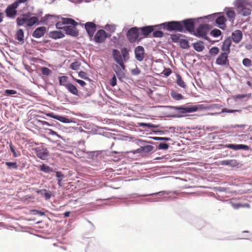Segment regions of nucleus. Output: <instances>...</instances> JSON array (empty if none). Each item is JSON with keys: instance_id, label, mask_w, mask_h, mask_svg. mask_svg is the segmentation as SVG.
Returning <instances> with one entry per match:
<instances>
[{"instance_id": "1", "label": "nucleus", "mask_w": 252, "mask_h": 252, "mask_svg": "<svg viewBox=\"0 0 252 252\" xmlns=\"http://www.w3.org/2000/svg\"><path fill=\"white\" fill-rule=\"evenodd\" d=\"M169 107L177 112V113H173L171 116V117L174 118H181L185 114L193 113L198 110L206 109V107L203 104L193 105L190 103L180 106H169Z\"/></svg>"}, {"instance_id": "2", "label": "nucleus", "mask_w": 252, "mask_h": 252, "mask_svg": "<svg viewBox=\"0 0 252 252\" xmlns=\"http://www.w3.org/2000/svg\"><path fill=\"white\" fill-rule=\"evenodd\" d=\"M171 192L169 191H160L154 193H149V194H139V193H132L129 194L127 195V197H130L131 198H139V200H131L129 201L134 203L141 204L143 203V201H147L143 199L146 198H154V197L160 194H168Z\"/></svg>"}, {"instance_id": "3", "label": "nucleus", "mask_w": 252, "mask_h": 252, "mask_svg": "<svg viewBox=\"0 0 252 252\" xmlns=\"http://www.w3.org/2000/svg\"><path fill=\"white\" fill-rule=\"evenodd\" d=\"M202 17L198 18H190L185 19L180 21L181 25V32L186 33L189 32L191 34L194 32V29L197 24L200 21V19Z\"/></svg>"}, {"instance_id": "4", "label": "nucleus", "mask_w": 252, "mask_h": 252, "mask_svg": "<svg viewBox=\"0 0 252 252\" xmlns=\"http://www.w3.org/2000/svg\"><path fill=\"white\" fill-rule=\"evenodd\" d=\"M130 50L126 47H122L119 51L117 49L112 50V57L113 60H120L124 62H127L130 59Z\"/></svg>"}, {"instance_id": "5", "label": "nucleus", "mask_w": 252, "mask_h": 252, "mask_svg": "<svg viewBox=\"0 0 252 252\" xmlns=\"http://www.w3.org/2000/svg\"><path fill=\"white\" fill-rule=\"evenodd\" d=\"M156 26L160 27L163 30L169 32H181V25L180 21H170L165 22Z\"/></svg>"}, {"instance_id": "6", "label": "nucleus", "mask_w": 252, "mask_h": 252, "mask_svg": "<svg viewBox=\"0 0 252 252\" xmlns=\"http://www.w3.org/2000/svg\"><path fill=\"white\" fill-rule=\"evenodd\" d=\"M22 3L19 0L9 4L5 10V13L7 18L13 19L17 15V9Z\"/></svg>"}, {"instance_id": "7", "label": "nucleus", "mask_w": 252, "mask_h": 252, "mask_svg": "<svg viewBox=\"0 0 252 252\" xmlns=\"http://www.w3.org/2000/svg\"><path fill=\"white\" fill-rule=\"evenodd\" d=\"M171 192L168 194H160V196L158 197H155L154 198H146L143 199L149 202H159L161 201H168L169 200H174L177 198L176 195L177 194L176 191H170Z\"/></svg>"}, {"instance_id": "8", "label": "nucleus", "mask_w": 252, "mask_h": 252, "mask_svg": "<svg viewBox=\"0 0 252 252\" xmlns=\"http://www.w3.org/2000/svg\"><path fill=\"white\" fill-rule=\"evenodd\" d=\"M80 25L84 27L90 40L92 41L94 33L99 26L96 25L94 22H87L85 24H81Z\"/></svg>"}, {"instance_id": "9", "label": "nucleus", "mask_w": 252, "mask_h": 252, "mask_svg": "<svg viewBox=\"0 0 252 252\" xmlns=\"http://www.w3.org/2000/svg\"><path fill=\"white\" fill-rule=\"evenodd\" d=\"M229 55L225 53H220L217 57L215 63L217 65L224 66L225 67H229L233 69L230 65V62L228 59Z\"/></svg>"}, {"instance_id": "10", "label": "nucleus", "mask_w": 252, "mask_h": 252, "mask_svg": "<svg viewBox=\"0 0 252 252\" xmlns=\"http://www.w3.org/2000/svg\"><path fill=\"white\" fill-rule=\"evenodd\" d=\"M44 114L47 117L53 118L63 123L69 124L75 123L72 119H69L67 116L58 115L53 112H46L44 113Z\"/></svg>"}, {"instance_id": "11", "label": "nucleus", "mask_w": 252, "mask_h": 252, "mask_svg": "<svg viewBox=\"0 0 252 252\" xmlns=\"http://www.w3.org/2000/svg\"><path fill=\"white\" fill-rule=\"evenodd\" d=\"M27 14L26 18V29L32 28L34 25H39L38 18L36 16H34L35 13L28 12L25 13Z\"/></svg>"}, {"instance_id": "12", "label": "nucleus", "mask_w": 252, "mask_h": 252, "mask_svg": "<svg viewBox=\"0 0 252 252\" xmlns=\"http://www.w3.org/2000/svg\"><path fill=\"white\" fill-rule=\"evenodd\" d=\"M126 37L129 42H135L139 36L138 29L134 27L130 28L126 32Z\"/></svg>"}, {"instance_id": "13", "label": "nucleus", "mask_w": 252, "mask_h": 252, "mask_svg": "<svg viewBox=\"0 0 252 252\" xmlns=\"http://www.w3.org/2000/svg\"><path fill=\"white\" fill-rule=\"evenodd\" d=\"M212 28V26L209 24H200L196 29V33L194 34L198 37H201L203 35L207 34Z\"/></svg>"}, {"instance_id": "14", "label": "nucleus", "mask_w": 252, "mask_h": 252, "mask_svg": "<svg viewBox=\"0 0 252 252\" xmlns=\"http://www.w3.org/2000/svg\"><path fill=\"white\" fill-rule=\"evenodd\" d=\"M226 21V18L223 13L216 14L215 23L218 28L222 30H225L226 28L225 24Z\"/></svg>"}, {"instance_id": "15", "label": "nucleus", "mask_w": 252, "mask_h": 252, "mask_svg": "<svg viewBox=\"0 0 252 252\" xmlns=\"http://www.w3.org/2000/svg\"><path fill=\"white\" fill-rule=\"evenodd\" d=\"M223 147L234 151H249L251 150V147L249 146L243 144L228 143L223 145Z\"/></svg>"}, {"instance_id": "16", "label": "nucleus", "mask_w": 252, "mask_h": 252, "mask_svg": "<svg viewBox=\"0 0 252 252\" xmlns=\"http://www.w3.org/2000/svg\"><path fill=\"white\" fill-rule=\"evenodd\" d=\"M220 165L222 166H226L231 168H239L241 166V163L234 159H225L220 161Z\"/></svg>"}, {"instance_id": "17", "label": "nucleus", "mask_w": 252, "mask_h": 252, "mask_svg": "<svg viewBox=\"0 0 252 252\" xmlns=\"http://www.w3.org/2000/svg\"><path fill=\"white\" fill-rule=\"evenodd\" d=\"M105 31L104 30L100 29L96 31L94 34L93 40L96 43H102L106 39V36L105 35Z\"/></svg>"}, {"instance_id": "18", "label": "nucleus", "mask_w": 252, "mask_h": 252, "mask_svg": "<svg viewBox=\"0 0 252 252\" xmlns=\"http://www.w3.org/2000/svg\"><path fill=\"white\" fill-rule=\"evenodd\" d=\"M135 143L139 147H141V150L143 154H148L154 149V147L149 144H145L144 140L142 139H137L135 141Z\"/></svg>"}, {"instance_id": "19", "label": "nucleus", "mask_w": 252, "mask_h": 252, "mask_svg": "<svg viewBox=\"0 0 252 252\" xmlns=\"http://www.w3.org/2000/svg\"><path fill=\"white\" fill-rule=\"evenodd\" d=\"M36 157L42 160L46 159L49 156V152L47 148L38 147L35 149Z\"/></svg>"}, {"instance_id": "20", "label": "nucleus", "mask_w": 252, "mask_h": 252, "mask_svg": "<svg viewBox=\"0 0 252 252\" xmlns=\"http://www.w3.org/2000/svg\"><path fill=\"white\" fill-rule=\"evenodd\" d=\"M63 30L65 33L72 37H77L79 35V31L76 28L71 26H64L63 27Z\"/></svg>"}, {"instance_id": "21", "label": "nucleus", "mask_w": 252, "mask_h": 252, "mask_svg": "<svg viewBox=\"0 0 252 252\" xmlns=\"http://www.w3.org/2000/svg\"><path fill=\"white\" fill-rule=\"evenodd\" d=\"M47 29L46 27H38L33 31L32 33V36L35 38H40L43 36L47 32Z\"/></svg>"}, {"instance_id": "22", "label": "nucleus", "mask_w": 252, "mask_h": 252, "mask_svg": "<svg viewBox=\"0 0 252 252\" xmlns=\"http://www.w3.org/2000/svg\"><path fill=\"white\" fill-rule=\"evenodd\" d=\"M135 59L139 62H142L144 59L145 49L142 46H138L134 49Z\"/></svg>"}, {"instance_id": "23", "label": "nucleus", "mask_w": 252, "mask_h": 252, "mask_svg": "<svg viewBox=\"0 0 252 252\" xmlns=\"http://www.w3.org/2000/svg\"><path fill=\"white\" fill-rule=\"evenodd\" d=\"M232 44L231 38L230 36L227 37L222 42L221 46V53H225L229 54L230 53V47Z\"/></svg>"}, {"instance_id": "24", "label": "nucleus", "mask_w": 252, "mask_h": 252, "mask_svg": "<svg viewBox=\"0 0 252 252\" xmlns=\"http://www.w3.org/2000/svg\"><path fill=\"white\" fill-rule=\"evenodd\" d=\"M158 27L156 25L145 26L140 28L141 35L144 37H148L151 33H152L154 28Z\"/></svg>"}, {"instance_id": "25", "label": "nucleus", "mask_w": 252, "mask_h": 252, "mask_svg": "<svg viewBox=\"0 0 252 252\" xmlns=\"http://www.w3.org/2000/svg\"><path fill=\"white\" fill-rule=\"evenodd\" d=\"M231 42L233 41L236 44L239 43L243 38L242 32L240 30H236L231 33Z\"/></svg>"}, {"instance_id": "26", "label": "nucleus", "mask_w": 252, "mask_h": 252, "mask_svg": "<svg viewBox=\"0 0 252 252\" xmlns=\"http://www.w3.org/2000/svg\"><path fill=\"white\" fill-rule=\"evenodd\" d=\"M115 66L113 64H112V68L115 72V75L118 77L120 81L123 82V79L126 77V73L120 69V68H118V67Z\"/></svg>"}, {"instance_id": "27", "label": "nucleus", "mask_w": 252, "mask_h": 252, "mask_svg": "<svg viewBox=\"0 0 252 252\" xmlns=\"http://www.w3.org/2000/svg\"><path fill=\"white\" fill-rule=\"evenodd\" d=\"M49 37L53 39L63 38L65 36L64 34L61 31H52L49 32Z\"/></svg>"}, {"instance_id": "28", "label": "nucleus", "mask_w": 252, "mask_h": 252, "mask_svg": "<svg viewBox=\"0 0 252 252\" xmlns=\"http://www.w3.org/2000/svg\"><path fill=\"white\" fill-rule=\"evenodd\" d=\"M15 38L18 41L20 44H23L24 43V32L22 29H18L15 33Z\"/></svg>"}, {"instance_id": "29", "label": "nucleus", "mask_w": 252, "mask_h": 252, "mask_svg": "<svg viewBox=\"0 0 252 252\" xmlns=\"http://www.w3.org/2000/svg\"><path fill=\"white\" fill-rule=\"evenodd\" d=\"M65 88L71 94L75 96H79V91L77 87L72 83L70 82L67 83L65 85Z\"/></svg>"}, {"instance_id": "30", "label": "nucleus", "mask_w": 252, "mask_h": 252, "mask_svg": "<svg viewBox=\"0 0 252 252\" xmlns=\"http://www.w3.org/2000/svg\"><path fill=\"white\" fill-rule=\"evenodd\" d=\"M193 49L197 52H201L205 49L204 43L202 40H197L192 43Z\"/></svg>"}, {"instance_id": "31", "label": "nucleus", "mask_w": 252, "mask_h": 252, "mask_svg": "<svg viewBox=\"0 0 252 252\" xmlns=\"http://www.w3.org/2000/svg\"><path fill=\"white\" fill-rule=\"evenodd\" d=\"M53 17H55L57 20H59L60 18L59 16L47 14L44 17H41L40 20H39V25L40 24L47 25L48 20Z\"/></svg>"}, {"instance_id": "32", "label": "nucleus", "mask_w": 252, "mask_h": 252, "mask_svg": "<svg viewBox=\"0 0 252 252\" xmlns=\"http://www.w3.org/2000/svg\"><path fill=\"white\" fill-rule=\"evenodd\" d=\"M39 170L40 171L43 172L45 173L50 174L54 172V169L45 163H42L37 166Z\"/></svg>"}, {"instance_id": "33", "label": "nucleus", "mask_w": 252, "mask_h": 252, "mask_svg": "<svg viewBox=\"0 0 252 252\" xmlns=\"http://www.w3.org/2000/svg\"><path fill=\"white\" fill-rule=\"evenodd\" d=\"M225 13L227 17L231 22H233L236 16L235 11L232 8H225Z\"/></svg>"}, {"instance_id": "34", "label": "nucleus", "mask_w": 252, "mask_h": 252, "mask_svg": "<svg viewBox=\"0 0 252 252\" xmlns=\"http://www.w3.org/2000/svg\"><path fill=\"white\" fill-rule=\"evenodd\" d=\"M27 14L22 13L20 16L18 17L16 19V23L18 27H22L24 25H26Z\"/></svg>"}, {"instance_id": "35", "label": "nucleus", "mask_w": 252, "mask_h": 252, "mask_svg": "<svg viewBox=\"0 0 252 252\" xmlns=\"http://www.w3.org/2000/svg\"><path fill=\"white\" fill-rule=\"evenodd\" d=\"M167 129L162 130H152V131L155 134L158 133L160 134H164L167 132L174 133L175 131V127L174 126L166 127Z\"/></svg>"}, {"instance_id": "36", "label": "nucleus", "mask_w": 252, "mask_h": 252, "mask_svg": "<svg viewBox=\"0 0 252 252\" xmlns=\"http://www.w3.org/2000/svg\"><path fill=\"white\" fill-rule=\"evenodd\" d=\"M116 63H113L115 65L116 67H118V68H120L122 71H124L125 73L126 72V65L125 63L126 62H124V61H120V60H114Z\"/></svg>"}, {"instance_id": "37", "label": "nucleus", "mask_w": 252, "mask_h": 252, "mask_svg": "<svg viewBox=\"0 0 252 252\" xmlns=\"http://www.w3.org/2000/svg\"><path fill=\"white\" fill-rule=\"evenodd\" d=\"M176 83L177 84L183 89H186L187 87V86L183 79H182V76L179 74L177 73L176 75Z\"/></svg>"}, {"instance_id": "38", "label": "nucleus", "mask_w": 252, "mask_h": 252, "mask_svg": "<svg viewBox=\"0 0 252 252\" xmlns=\"http://www.w3.org/2000/svg\"><path fill=\"white\" fill-rule=\"evenodd\" d=\"M170 94L171 96L175 100L179 101L184 99V96L181 94L176 92L175 90H171Z\"/></svg>"}, {"instance_id": "39", "label": "nucleus", "mask_w": 252, "mask_h": 252, "mask_svg": "<svg viewBox=\"0 0 252 252\" xmlns=\"http://www.w3.org/2000/svg\"><path fill=\"white\" fill-rule=\"evenodd\" d=\"M248 1L247 0H235L233 4L237 8H242L247 6Z\"/></svg>"}, {"instance_id": "40", "label": "nucleus", "mask_w": 252, "mask_h": 252, "mask_svg": "<svg viewBox=\"0 0 252 252\" xmlns=\"http://www.w3.org/2000/svg\"><path fill=\"white\" fill-rule=\"evenodd\" d=\"M179 45L183 49H189L190 47L188 39L182 38L180 40Z\"/></svg>"}, {"instance_id": "41", "label": "nucleus", "mask_w": 252, "mask_h": 252, "mask_svg": "<svg viewBox=\"0 0 252 252\" xmlns=\"http://www.w3.org/2000/svg\"><path fill=\"white\" fill-rule=\"evenodd\" d=\"M220 52V49L217 46H213L211 47L209 50V54L211 57H215Z\"/></svg>"}, {"instance_id": "42", "label": "nucleus", "mask_w": 252, "mask_h": 252, "mask_svg": "<svg viewBox=\"0 0 252 252\" xmlns=\"http://www.w3.org/2000/svg\"><path fill=\"white\" fill-rule=\"evenodd\" d=\"M240 111H241V110H239L230 109H228L227 108H223L221 109L220 112L211 113L210 114L211 115H217V114H220L221 113H234L236 112H240Z\"/></svg>"}, {"instance_id": "43", "label": "nucleus", "mask_w": 252, "mask_h": 252, "mask_svg": "<svg viewBox=\"0 0 252 252\" xmlns=\"http://www.w3.org/2000/svg\"><path fill=\"white\" fill-rule=\"evenodd\" d=\"M164 36V33L161 30L155 29L154 28L153 32H152V36L155 38H161Z\"/></svg>"}, {"instance_id": "44", "label": "nucleus", "mask_w": 252, "mask_h": 252, "mask_svg": "<svg viewBox=\"0 0 252 252\" xmlns=\"http://www.w3.org/2000/svg\"><path fill=\"white\" fill-rule=\"evenodd\" d=\"M18 94L17 91L12 89H6L4 91L3 95L4 96H13L14 94Z\"/></svg>"}, {"instance_id": "45", "label": "nucleus", "mask_w": 252, "mask_h": 252, "mask_svg": "<svg viewBox=\"0 0 252 252\" xmlns=\"http://www.w3.org/2000/svg\"><path fill=\"white\" fill-rule=\"evenodd\" d=\"M9 147L11 152L12 153L13 157L17 158L21 155L20 152L19 151L17 152L15 150V147L11 142L9 143Z\"/></svg>"}, {"instance_id": "46", "label": "nucleus", "mask_w": 252, "mask_h": 252, "mask_svg": "<svg viewBox=\"0 0 252 252\" xmlns=\"http://www.w3.org/2000/svg\"><path fill=\"white\" fill-rule=\"evenodd\" d=\"M5 164L10 170H17L18 168V166L16 162L6 161Z\"/></svg>"}, {"instance_id": "47", "label": "nucleus", "mask_w": 252, "mask_h": 252, "mask_svg": "<svg viewBox=\"0 0 252 252\" xmlns=\"http://www.w3.org/2000/svg\"><path fill=\"white\" fill-rule=\"evenodd\" d=\"M184 35L180 33H174L171 35V41L174 43H177L180 42V37L181 36H183Z\"/></svg>"}, {"instance_id": "48", "label": "nucleus", "mask_w": 252, "mask_h": 252, "mask_svg": "<svg viewBox=\"0 0 252 252\" xmlns=\"http://www.w3.org/2000/svg\"><path fill=\"white\" fill-rule=\"evenodd\" d=\"M158 144L157 146V148L158 150H167V149H168L170 146L169 144L166 142H160Z\"/></svg>"}, {"instance_id": "49", "label": "nucleus", "mask_w": 252, "mask_h": 252, "mask_svg": "<svg viewBox=\"0 0 252 252\" xmlns=\"http://www.w3.org/2000/svg\"><path fill=\"white\" fill-rule=\"evenodd\" d=\"M40 70L42 74L46 77H48L52 73V70L46 66H42Z\"/></svg>"}, {"instance_id": "50", "label": "nucleus", "mask_w": 252, "mask_h": 252, "mask_svg": "<svg viewBox=\"0 0 252 252\" xmlns=\"http://www.w3.org/2000/svg\"><path fill=\"white\" fill-rule=\"evenodd\" d=\"M67 79L68 77L66 76L63 75L62 76H59L58 77L59 85L60 86H63L65 87V85L67 83H66L67 81Z\"/></svg>"}, {"instance_id": "51", "label": "nucleus", "mask_w": 252, "mask_h": 252, "mask_svg": "<svg viewBox=\"0 0 252 252\" xmlns=\"http://www.w3.org/2000/svg\"><path fill=\"white\" fill-rule=\"evenodd\" d=\"M251 96V94H236L234 96V99H239V100H243L246 98V100L249 99L250 97Z\"/></svg>"}, {"instance_id": "52", "label": "nucleus", "mask_w": 252, "mask_h": 252, "mask_svg": "<svg viewBox=\"0 0 252 252\" xmlns=\"http://www.w3.org/2000/svg\"><path fill=\"white\" fill-rule=\"evenodd\" d=\"M221 33V31L218 29H213L211 30L210 32V35L214 37H219Z\"/></svg>"}, {"instance_id": "53", "label": "nucleus", "mask_w": 252, "mask_h": 252, "mask_svg": "<svg viewBox=\"0 0 252 252\" xmlns=\"http://www.w3.org/2000/svg\"><path fill=\"white\" fill-rule=\"evenodd\" d=\"M81 65V63L78 61H75L70 63L69 68L73 70H77L79 69Z\"/></svg>"}, {"instance_id": "54", "label": "nucleus", "mask_w": 252, "mask_h": 252, "mask_svg": "<svg viewBox=\"0 0 252 252\" xmlns=\"http://www.w3.org/2000/svg\"><path fill=\"white\" fill-rule=\"evenodd\" d=\"M46 126L59 128L61 125L57 121L51 120L49 122H47Z\"/></svg>"}, {"instance_id": "55", "label": "nucleus", "mask_w": 252, "mask_h": 252, "mask_svg": "<svg viewBox=\"0 0 252 252\" xmlns=\"http://www.w3.org/2000/svg\"><path fill=\"white\" fill-rule=\"evenodd\" d=\"M78 76L86 81H92V79L87 76V73L84 71H80L78 72Z\"/></svg>"}, {"instance_id": "56", "label": "nucleus", "mask_w": 252, "mask_h": 252, "mask_svg": "<svg viewBox=\"0 0 252 252\" xmlns=\"http://www.w3.org/2000/svg\"><path fill=\"white\" fill-rule=\"evenodd\" d=\"M241 9L240 13L242 16L246 17L251 15V10L250 9L245 7H244Z\"/></svg>"}, {"instance_id": "57", "label": "nucleus", "mask_w": 252, "mask_h": 252, "mask_svg": "<svg viewBox=\"0 0 252 252\" xmlns=\"http://www.w3.org/2000/svg\"><path fill=\"white\" fill-rule=\"evenodd\" d=\"M137 126L139 127H142L146 129H147V130L151 128V123H144V122H139L137 123Z\"/></svg>"}, {"instance_id": "58", "label": "nucleus", "mask_w": 252, "mask_h": 252, "mask_svg": "<svg viewBox=\"0 0 252 252\" xmlns=\"http://www.w3.org/2000/svg\"><path fill=\"white\" fill-rule=\"evenodd\" d=\"M219 128V127L218 126H203L202 127L198 128V130L202 129L203 130H209V131H212L214 130L218 129Z\"/></svg>"}, {"instance_id": "59", "label": "nucleus", "mask_w": 252, "mask_h": 252, "mask_svg": "<svg viewBox=\"0 0 252 252\" xmlns=\"http://www.w3.org/2000/svg\"><path fill=\"white\" fill-rule=\"evenodd\" d=\"M242 64L245 67H250L252 65V61L249 58H244L242 61Z\"/></svg>"}, {"instance_id": "60", "label": "nucleus", "mask_w": 252, "mask_h": 252, "mask_svg": "<svg viewBox=\"0 0 252 252\" xmlns=\"http://www.w3.org/2000/svg\"><path fill=\"white\" fill-rule=\"evenodd\" d=\"M105 29L109 32H114L116 30V26L114 24H107L105 27Z\"/></svg>"}, {"instance_id": "61", "label": "nucleus", "mask_w": 252, "mask_h": 252, "mask_svg": "<svg viewBox=\"0 0 252 252\" xmlns=\"http://www.w3.org/2000/svg\"><path fill=\"white\" fill-rule=\"evenodd\" d=\"M31 213L33 215H38L40 216H45V214L44 211L38 210L37 209H32L31 210Z\"/></svg>"}, {"instance_id": "62", "label": "nucleus", "mask_w": 252, "mask_h": 252, "mask_svg": "<svg viewBox=\"0 0 252 252\" xmlns=\"http://www.w3.org/2000/svg\"><path fill=\"white\" fill-rule=\"evenodd\" d=\"M54 173H55V176L57 178V180H63L65 177V176L61 171L54 170Z\"/></svg>"}, {"instance_id": "63", "label": "nucleus", "mask_w": 252, "mask_h": 252, "mask_svg": "<svg viewBox=\"0 0 252 252\" xmlns=\"http://www.w3.org/2000/svg\"><path fill=\"white\" fill-rule=\"evenodd\" d=\"M87 221L88 223V225H87V227L88 229V231L89 232H93L95 230V226L94 225V224L90 220H87Z\"/></svg>"}, {"instance_id": "64", "label": "nucleus", "mask_w": 252, "mask_h": 252, "mask_svg": "<svg viewBox=\"0 0 252 252\" xmlns=\"http://www.w3.org/2000/svg\"><path fill=\"white\" fill-rule=\"evenodd\" d=\"M109 83H110V85L112 87H115L117 85V76L115 74L113 75L112 77H111V79L110 80Z\"/></svg>"}]
</instances>
